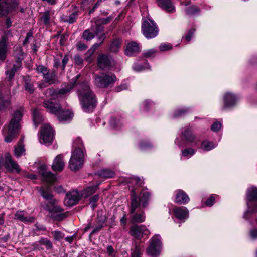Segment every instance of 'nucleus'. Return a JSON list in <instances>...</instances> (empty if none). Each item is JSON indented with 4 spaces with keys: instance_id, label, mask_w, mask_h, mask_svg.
Wrapping results in <instances>:
<instances>
[{
    "instance_id": "nucleus-1",
    "label": "nucleus",
    "mask_w": 257,
    "mask_h": 257,
    "mask_svg": "<svg viewBox=\"0 0 257 257\" xmlns=\"http://www.w3.org/2000/svg\"><path fill=\"white\" fill-rule=\"evenodd\" d=\"M79 77V74L77 75L73 79L72 83L58 91L53 88H49L45 92L46 97L50 98V100H46L44 101V106L50 112L56 115L60 121L71 119L73 116V113L68 110H62L59 103H54L52 100L58 98L60 95H64L69 92L73 88Z\"/></svg>"
},
{
    "instance_id": "nucleus-2",
    "label": "nucleus",
    "mask_w": 257,
    "mask_h": 257,
    "mask_svg": "<svg viewBox=\"0 0 257 257\" xmlns=\"http://www.w3.org/2000/svg\"><path fill=\"white\" fill-rule=\"evenodd\" d=\"M131 204L130 213L131 216L130 221L132 223H140L145 221V216L144 212L140 210L141 204L143 207H146L150 197L151 194L147 189H143L140 193V196L137 197L135 191L131 192Z\"/></svg>"
},
{
    "instance_id": "nucleus-3",
    "label": "nucleus",
    "mask_w": 257,
    "mask_h": 257,
    "mask_svg": "<svg viewBox=\"0 0 257 257\" xmlns=\"http://www.w3.org/2000/svg\"><path fill=\"white\" fill-rule=\"evenodd\" d=\"M78 95L83 111L86 112H92L96 106L97 100L87 83L78 85Z\"/></svg>"
},
{
    "instance_id": "nucleus-4",
    "label": "nucleus",
    "mask_w": 257,
    "mask_h": 257,
    "mask_svg": "<svg viewBox=\"0 0 257 257\" xmlns=\"http://www.w3.org/2000/svg\"><path fill=\"white\" fill-rule=\"evenodd\" d=\"M74 150L72 152L69 161V167L76 171L82 167L84 162V148L81 139L77 138L74 142Z\"/></svg>"
},
{
    "instance_id": "nucleus-5",
    "label": "nucleus",
    "mask_w": 257,
    "mask_h": 257,
    "mask_svg": "<svg viewBox=\"0 0 257 257\" xmlns=\"http://www.w3.org/2000/svg\"><path fill=\"white\" fill-rule=\"evenodd\" d=\"M23 117L22 111L20 110L16 111L11 119L6 130H4L5 141L11 142L21 129L20 122Z\"/></svg>"
},
{
    "instance_id": "nucleus-6",
    "label": "nucleus",
    "mask_w": 257,
    "mask_h": 257,
    "mask_svg": "<svg viewBox=\"0 0 257 257\" xmlns=\"http://www.w3.org/2000/svg\"><path fill=\"white\" fill-rule=\"evenodd\" d=\"M41 196L45 199L50 201V206L46 205L44 206L45 210L50 213L62 212L63 209L59 206L54 205L56 201L53 199V195L51 193V187L50 186H42L38 189Z\"/></svg>"
},
{
    "instance_id": "nucleus-7",
    "label": "nucleus",
    "mask_w": 257,
    "mask_h": 257,
    "mask_svg": "<svg viewBox=\"0 0 257 257\" xmlns=\"http://www.w3.org/2000/svg\"><path fill=\"white\" fill-rule=\"evenodd\" d=\"M183 138L180 140L177 138L175 141V144L179 147H184L188 145L193 146H197L199 140L191 132L189 128H185L184 131L182 132Z\"/></svg>"
},
{
    "instance_id": "nucleus-8",
    "label": "nucleus",
    "mask_w": 257,
    "mask_h": 257,
    "mask_svg": "<svg viewBox=\"0 0 257 257\" xmlns=\"http://www.w3.org/2000/svg\"><path fill=\"white\" fill-rule=\"evenodd\" d=\"M247 205L248 210L244 215V217L247 218V216L250 214L257 211V205L255 202L257 201V188L251 187L247 190L246 193Z\"/></svg>"
},
{
    "instance_id": "nucleus-9",
    "label": "nucleus",
    "mask_w": 257,
    "mask_h": 257,
    "mask_svg": "<svg viewBox=\"0 0 257 257\" xmlns=\"http://www.w3.org/2000/svg\"><path fill=\"white\" fill-rule=\"evenodd\" d=\"M142 30L144 35L148 39L155 37L159 32L158 28L154 22L148 18L144 19Z\"/></svg>"
},
{
    "instance_id": "nucleus-10",
    "label": "nucleus",
    "mask_w": 257,
    "mask_h": 257,
    "mask_svg": "<svg viewBox=\"0 0 257 257\" xmlns=\"http://www.w3.org/2000/svg\"><path fill=\"white\" fill-rule=\"evenodd\" d=\"M162 246L161 237L158 235L153 236L150 240V244L147 249L148 255L155 257L160 254Z\"/></svg>"
},
{
    "instance_id": "nucleus-11",
    "label": "nucleus",
    "mask_w": 257,
    "mask_h": 257,
    "mask_svg": "<svg viewBox=\"0 0 257 257\" xmlns=\"http://www.w3.org/2000/svg\"><path fill=\"white\" fill-rule=\"evenodd\" d=\"M95 85L100 88H106L113 84L116 80L114 75H106L102 74L95 76L94 79Z\"/></svg>"
},
{
    "instance_id": "nucleus-12",
    "label": "nucleus",
    "mask_w": 257,
    "mask_h": 257,
    "mask_svg": "<svg viewBox=\"0 0 257 257\" xmlns=\"http://www.w3.org/2000/svg\"><path fill=\"white\" fill-rule=\"evenodd\" d=\"M54 131L49 124H44L42 127L39 141L41 144H50L54 138Z\"/></svg>"
},
{
    "instance_id": "nucleus-13",
    "label": "nucleus",
    "mask_w": 257,
    "mask_h": 257,
    "mask_svg": "<svg viewBox=\"0 0 257 257\" xmlns=\"http://www.w3.org/2000/svg\"><path fill=\"white\" fill-rule=\"evenodd\" d=\"M150 233L144 225H133L130 227V234L137 239H141L143 235H148Z\"/></svg>"
},
{
    "instance_id": "nucleus-14",
    "label": "nucleus",
    "mask_w": 257,
    "mask_h": 257,
    "mask_svg": "<svg viewBox=\"0 0 257 257\" xmlns=\"http://www.w3.org/2000/svg\"><path fill=\"white\" fill-rule=\"evenodd\" d=\"M5 157L6 159L5 166L8 170L17 173L20 172L21 169L19 165L12 159L9 153H6Z\"/></svg>"
},
{
    "instance_id": "nucleus-15",
    "label": "nucleus",
    "mask_w": 257,
    "mask_h": 257,
    "mask_svg": "<svg viewBox=\"0 0 257 257\" xmlns=\"http://www.w3.org/2000/svg\"><path fill=\"white\" fill-rule=\"evenodd\" d=\"M39 172L42 175L43 180L50 184H53L56 179L53 174L46 170L45 165H41L40 167Z\"/></svg>"
},
{
    "instance_id": "nucleus-16",
    "label": "nucleus",
    "mask_w": 257,
    "mask_h": 257,
    "mask_svg": "<svg viewBox=\"0 0 257 257\" xmlns=\"http://www.w3.org/2000/svg\"><path fill=\"white\" fill-rule=\"evenodd\" d=\"M172 211L176 218L183 222L189 217V211L185 207H175Z\"/></svg>"
},
{
    "instance_id": "nucleus-17",
    "label": "nucleus",
    "mask_w": 257,
    "mask_h": 257,
    "mask_svg": "<svg viewBox=\"0 0 257 257\" xmlns=\"http://www.w3.org/2000/svg\"><path fill=\"white\" fill-rule=\"evenodd\" d=\"M80 199V196L79 192L76 191H73L67 194L64 203L66 206L71 207L76 204Z\"/></svg>"
},
{
    "instance_id": "nucleus-18",
    "label": "nucleus",
    "mask_w": 257,
    "mask_h": 257,
    "mask_svg": "<svg viewBox=\"0 0 257 257\" xmlns=\"http://www.w3.org/2000/svg\"><path fill=\"white\" fill-rule=\"evenodd\" d=\"M223 99V109L234 106L236 104L237 101L236 96L230 92L226 93L224 95Z\"/></svg>"
},
{
    "instance_id": "nucleus-19",
    "label": "nucleus",
    "mask_w": 257,
    "mask_h": 257,
    "mask_svg": "<svg viewBox=\"0 0 257 257\" xmlns=\"http://www.w3.org/2000/svg\"><path fill=\"white\" fill-rule=\"evenodd\" d=\"M101 29V25H96L92 26L90 29L85 30L83 33L82 37L84 39L89 41L94 38L96 31Z\"/></svg>"
},
{
    "instance_id": "nucleus-20",
    "label": "nucleus",
    "mask_w": 257,
    "mask_h": 257,
    "mask_svg": "<svg viewBox=\"0 0 257 257\" xmlns=\"http://www.w3.org/2000/svg\"><path fill=\"white\" fill-rule=\"evenodd\" d=\"M98 65L102 69H105L111 65V59L108 55L100 54L97 58Z\"/></svg>"
},
{
    "instance_id": "nucleus-21",
    "label": "nucleus",
    "mask_w": 257,
    "mask_h": 257,
    "mask_svg": "<svg viewBox=\"0 0 257 257\" xmlns=\"http://www.w3.org/2000/svg\"><path fill=\"white\" fill-rule=\"evenodd\" d=\"M15 217L16 219L19 220L25 223L34 222L35 220V218L34 217L27 216L26 212L23 211H17L15 215Z\"/></svg>"
},
{
    "instance_id": "nucleus-22",
    "label": "nucleus",
    "mask_w": 257,
    "mask_h": 257,
    "mask_svg": "<svg viewBox=\"0 0 257 257\" xmlns=\"http://www.w3.org/2000/svg\"><path fill=\"white\" fill-rule=\"evenodd\" d=\"M7 37L3 36L0 40V60L4 61L7 56L8 46H7Z\"/></svg>"
},
{
    "instance_id": "nucleus-23",
    "label": "nucleus",
    "mask_w": 257,
    "mask_h": 257,
    "mask_svg": "<svg viewBox=\"0 0 257 257\" xmlns=\"http://www.w3.org/2000/svg\"><path fill=\"white\" fill-rule=\"evenodd\" d=\"M140 51L139 46L136 42L132 41L127 43L125 49V54L129 56L136 55Z\"/></svg>"
},
{
    "instance_id": "nucleus-24",
    "label": "nucleus",
    "mask_w": 257,
    "mask_h": 257,
    "mask_svg": "<svg viewBox=\"0 0 257 257\" xmlns=\"http://www.w3.org/2000/svg\"><path fill=\"white\" fill-rule=\"evenodd\" d=\"M64 165L63 156L62 155H58L53 161L52 168L54 171H61L64 169Z\"/></svg>"
},
{
    "instance_id": "nucleus-25",
    "label": "nucleus",
    "mask_w": 257,
    "mask_h": 257,
    "mask_svg": "<svg viewBox=\"0 0 257 257\" xmlns=\"http://www.w3.org/2000/svg\"><path fill=\"white\" fill-rule=\"evenodd\" d=\"M190 199L187 194L181 190L176 191L175 201L180 204H184L188 203Z\"/></svg>"
},
{
    "instance_id": "nucleus-26",
    "label": "nucleus",
    "mask_w": 257,
    "mask_h": 257,
    "mask_svg": "<svg viewBox=\"0 0 257 257\" xmlns=\"http://www.w3.org/2000/svg\"><path fill=\"white\" fill-rule=\"evenodd\" d=\"M158 5L166 11L173 13L175 11V8L170 0H157Z\"/></svg>"
},
{
    "instance_id": "nucleus-27",
    "label": "nucleus",
    "mask_w": 257,
    "mask_h": 257,
    "mask_svg": "<svg viewBox=\"0 0 257 257\" xmlns=\"http://www.w3.org/2000/svg\"><path fill=\"white\" fill-rule=\"evenodd\" d=\"M43 77L45 82L50 84H54L58 82L57 74L54 71H48Z\"/></svg>"
},
{
    "instance_id": "nucleus-28",
    "label": "nucleus",
    "mask_w": 257,
    "mask_h": 257,
    "mask_svg": "<svg viewBox=\"0 0 257 257\" xmlns=\"http://www.w3.org/2000/svg\"><path fill=\"white\" fill-rule=\"evenodd\" d=\"M23 80L25 90L30 94L33 93L35 91L34 82L29 76L24 77Z\"/></svg>"
},
{
    "instance_id": "nucleus-29",
    "label": "nucleus",
    "mask_w": 257,
    "mask_h": 257,
    "mask_svg": "<svg viewBox=\"0 0 257 257\" xmlns=\"http://www.w3.org/2000/svg\"><path fill=\"white\" fill-rule=\"evenodd\" d=\"M10 10V5L5 0H0V16L7 15Z\"/></svg>"
},
{
    "instance_id": "nucleus-30",
    "label": "nucleus",
    "mask_w": 257,
    "mask_h": 257,
    "mask_svg": "<svg viewBox=\"0 0 257 257\" xmlns=\"http://www.w3.org/2000/svg\"><path fill=\"white\" fill-rule=\"evenodd\" d=\"M122 41L120 39H115L111 42L109 49L111 52L117 53L121 48Z\"/></svg>"
},
{
    "instance_id": "nucleus-31",
    "label": "nucleus",
    "mask_w": 257,
    "mask_h": 257,
    "mask_svg": "<svg viewBox=\"0 0 257 257\" xmlns=\"http://www.w3.org/2000/svg\"><path fill=\"white\" fill-rule=\"evenodd\" d=\"M101 44H102L101 43H95L92 46V47L86 53V55L88 56L86 58V61H87L89 63H90V62H91L93 61V58H92L91 57L92 55L93 54V53H94L95 51L97 49H98L100 46V45Z\"/></svg>"
},
{
    "instance_id": "nucleus-32",
    "label": "nucleus",
    "mask_w": 257,
    "mask_h": 257,
    "mask_svg": "<svg viewBox=\"0 0 257 257\" xmlns=\"http://www.w3.org/2000/svg\"><path fill=\"white\" fill-rule=\"evenodd\" d=\"M216 146L213 142L204 140L201 142L200 148L204 151H209L215 148Z\"/></svg>"
},
{
    "instance_id": "nucleus-33",
    "label": "nucleus",
    "mask_w": 257,
    "mask_h": 257,
    "mask_svg": "<svg viewBox=\"0 0 257 257\" xmlns=\"http://www.w3.org/2000/svg\"><path fill=\"white\" fill-rule=\"evenodd\" d=\"M98 187V185L93 186H89L86 189H84L82 192V196L83 197H88L92 195L96 191Z\"/></svg>"
},
{
    "instance_id": "nucleus-34",
    "label": "nucleus",
    "mask_w": 257,
    "mask_h": 257,
    "mask_svg": "<svg viewBox=\"0 0 257 257\" xmlns=\"http://www.w3.org/2000/svg\"><path fill=\"white\" fill-rule=\"evenodd\" d=\"M33 122L35 127H37L39 123L42 121V118L40 114L36 108L33 110Z\"/></svg>"
},
{
    "instance_id": "nucleus-35",
    "label": "nucleus",
    "mask_w": 257,
    "mask_h": 257,
    "mask_svg": "<svg viewBox=\"0 0 257 257\" xmlns=\"http://www.w3.org/2000/svg\"><path fill=\"white\" fill-rule=\"evenodd\" d=\"M196 151L195 150L191 147L185 148L181 151V155L182 157H184L187 159H189L193 156Z\"/></svg>"
},
{
    "instance_id": "nucleus-36",
    "label": "nucleus",
    "mask_w": 257,
    "mask_h": 257,
    "mask_svg": "<svg viewBox=\"0 0 257 257\" xmlns=\"http://www.w3.org/2000/svg\"><path fill=\"white\" fill-rule=\"evenodd\" d=\"M98 175L101 177L109 178L114 177L115 173L112 170L109 169H103L99 173Z\"/></svg>"
},
{
    "instance_id": "nucleus-37",
    "label": "nucleus",
    "mask_w": 257,
    "mask_h": 257,
    "mask_svg": "<svg viewBox=\"0 0 257 257\" xmlns=\"http://www.w3.org/2000/svg\"><path fill=\"white\" fill-rule=\"evenodd\" d=\"M77 13L75 12L70 15L69 17L64 16H62L61 19L63 20V22H68L70 24H72L74 22H75L77 18Z\"/></svg>"
},
{
    "instance_id": "nucleus-38",
    "label": "nucleus",
    "mask_w": 257,
    "mask_h": 257,
    "mask_svg": "<svg viewBox=\"0 0 257 257\" xmlns=\"http://www.w3.org/2000/svg\"><path fill=\"white\" fill-rule=\"evenodd\" d=\"M25 151V149L24 146L22 144H19L15 148V155L17 157H20L23 153H24Z\"/></svg>"
},
{
    "instance_id": "nucleus-39",
    "label": "nucleus",
    "mask_w": 257,
    "mask_h": 257,
    "mask_svg": "<svg viewBox=\"0 0 257 257\" xmlns=\"http://www.w3.org/2000/svg\"><path fill=\"white\" fill-rule=\"evenodd\" d=\"M14 55L17 58L23 59L24 53L21 47L19 46H15L14 47Z\"/></svg>"
},
{
    "instance_id": "nucleus-40",
    "label": "nucleus",
    "mask_w": 257,
    "mask_h": 257,
    "mask_svg": "<svg viewBox=\"0 0 257 257\" xmlns=\"http://www.w3.org/2000/svg\"><path fill=\"white\" fill-rule=\"evenodd\" d=\"M95 35L97 36V39L99 41H100V43L102 44L103 41L106 38V36L103 32V27L101 25V29L99 31H96Z\"/></svg>"
},
{
    "instance_id": "nucleus-41",
    "label": "nucleus",
    "mask_w": 257,
    "mask_h": 257,
    "mask_svg": "<svg viewBox=\"0 0 257 257\" xmlns=\"http://www.w3.org/2000/svg\"><path fill=\"white\" fill-rule=\"evenodd\" d=\"M50 70L43 65H39L37 67L36 71L38 73L42 74L43 76Z\"/></svg>"
},
{
    "instance_id": "nucleus-42",
    "label": "nucleus",
    "mask_w": 257,
    "mask_h": 257,
    "mask_svg": "<svg viewBox=\"0 0 257 257\" xmlns=\"http://www.w3.org/2000/svg\"><path fill=\"white\" fill-rule=\"evenodd\" d=\"M199 12L198 8L196 6H191L186 10V13L188 15H195Z\"/></svg>"
},
{
    "instance_id": "nucleus-43",
    "label": "nucleus",
    "mask_w": 257,
    "mask_h": 257,
    "mask_svg": "<svg viewBox=\"0 0 257 257\" xmlns=\"http://www.w3.org/2000/svg\"><path fill=\"white\" fill-rule=\"evenodd\" d=\"M122 124V123L120 122L119 119L112 118L110 120V125L114 128H118L121 126Z\"/></svg>"
},
{
    "instance_id": "nucleus-44",
    "label": "nucleus",
    "mask_w": 257,
    "mask_h": 257,
    "mask_svg": "<svg viewBox=\"0 0 257 257\" xmlns=\"http://www.w3.org/2000/svg\"><path fill=\"white\" fill-rule=\"evenodd\" d=\"M51 233L53 234L54 239L56 240L60 241L64 237L63 234L60 231H54Z\"/></svg>"
},
{
    "instance_id": "nucleus-45",
    "label": "nucleus",
    "mask_w": 257,
    "mask_h": 257,
    "mask_svg": "<svg viewBox=\"0 0 257 257\" xmlns=\"http://www.w3.org/2000/svg\"><path fill=\"white\" fill-rule=\"evenodd\" d=\"M99 198V197L98 195H95L90 198V203L91 205V207L92 208V209H94L96 208L97 206L96 202L98 200Z\"/></svg>"
},
{
    "instance_id": "nucleus-46",
    "label": "nucleus",
    "mask_w": 257,
    "mask_h": 257,
    "mask_svg": "<svg viewBox=\"0 0 257 257\" xmlns=\"http://www.w3.org/2000/svg\"><path fill=\"white\" fill-rule=\"evenodd\" d=\"M150 66L148 64H146L145 66H142L139 64H135L133 66V69L136 71H141L146 69H149Z\"/></svg>"
},
{
    "instance_id": "nucleus-47",
    "label": "nucleus",
    "mask_w": 257,
    "mask_h": 257,
    "mask_svg": "<svg viewBox=\"0 0 257 257\" xmlns=\"http://www.w3.org/2000/svg\"><path fill=\"white\" fill-rule=\"evenodd\" d=\"M141 247L139 246H136V247L131 252V257H140Z\"/></svg>"
},
{
    "instance_id": "nucleus-48",
    "label": "nucleus",
    "mask_w": 257,
    "mask_h": 257,
    "mask_svg": "<svg viewBox=\"0 0 257 257\" xmlns=\"http://www.w3.org/2000/svg\"><path fill=\"white\" fill-rule=\"evenodd\" d=\"M39 242L41 244L45 245L46 247L50 249L52 247L51 242L47 238H42L39 240Z\"/></svg>"
},
{
    "instance_id": "nucleus-49",
    "label": "nucleus",
    "mask_w": 257,
    "mask_h": 257,
    "mask_svg": "<svg viewBox=\"0 0 257 257\" xmlns=\"http://www.w3.org/2000/svg\"><path fill=\"white\" fill-rule=\"evenodd\" d=\"M41 20L43 21L44 23L46 25L49 24L50 22V13L49 12H45L43 16L41 17Z\"/></svg>"
},
{
    "instance_id": "nucleus-50",
    "label": "nucleus",
    "mask_w": 257,
    "mask_h": 257,
    "mask_svg": "<svg viewBox=\"0 0 257 257\" xmlns=\"http://www.w3.org/2000/svg\"><path fill=\"white\" fill-rule=\"evenodd\" d=\"M172 48L170 44L162 43L159 46V49L161 51H165L171 49Z\"/></svg>"
},
{
    "instance_id": "nucleus-51",
    "label": "nucleus",
    "mask_w": 257,
    "mask_h": 257,
    "mask_svg": "<svg viewBox=\"0 0 257 257\" xmlns=\"http://www.w3.org/2000/svg\"><path fill=\"white\" fill-rule=\"evenodd\" d=\"M221 124L218 121L215 122L211 127V130L213 132H217L220 130Z\"/></svg>"
},
{
    "instance_id": "nucleus-52",
    "label": "nucleus",
    "mask_w": 257,
    "mask_h": 257,
    "mask_svg": "<svg viewBox=\"0 0 257 257\" xmlns=\"http://www.w3.org/2000/svg\"><path fill=\"white\" fill-rule=\"evenodd\" d=\"M22 60V59H19L17 58L12 69H14L16 71L18 70L21 67Z\"/></svg>"
},
{
    "instance_id": "nucleus-53",
    "label": "nucleus",
    "mask_w": 257,
    "mask_h": 257,
    "mask_svg": "<svg viewBox=\"0 0 257 257\" xmlns=\"http://www.w3.org/2000/svg\"><path fill=\"white\" fill-rule=\"evenodd\" d=\"M195 32L194 29H191L188 32L187 34L185 36V40L188 42L190 41L192 37Z\"/></svg>"
},
{
    "instance_id": "nucleus-54",
    "label": "nucleus",
    "mask_w": 257,
    "mask_h": 257,
    "mask_svg": "<svg viewBox=\"0 0 257 257\" xmlns=\"http://www.w3.org/2000/svg\"><path fill=\"white\" fill-rule=\"evenodd\" d=\"M215 198L213 196H211L205 202V205L207 206H211L213 205Z\"/></svg>"
},
{
    "instance_id": "nucleus-55",
    "label": "nucleus",
    "mask_w": 257,
    "mask_h": 257,
    "mask_svg": "<svg viewBox=\"0 0 257 257\" xmlns=\"http://www.w3.org/2000/svg\"><path fill=\"white\" fill-rule=\"evenodd\" d=\"M143 107L145 110H147L148 109L149 107L153 106V103L149 101L148 100L145 101L142 104Z\"/></svg>"
},
{
    "instance_id": "nucleus-56",
    "label": "nucleus",
    "mask_w": 257,
    "mask_h": 257,
    "mask_svg": "<svg viewBox=\"0 0 257 257\" xmlns=\"http://www.w3.org/2000/svg\"><path fill=\"white\" fill-rule=\"evenodd\" d=\"M33 36V33L31 31H29L27 33L26 37L23 42V45H26L29 41V39Z\"/></svg>"
},
{
    "instance_id": "nucleus-57",
    "label": "nucleus",
    "mask_w": 257,
    "mask_h": 257,
    "mask_svg": "<svg viewBox=\"0 0 257 257\" xmlns=\"http://www.w3.org/2000/svg\"><path fill=\"white\" fill-rule=\"evenodd\" d=\"M187 111L186 109H181L177 110L174 113V116L175 117H178L181 116L182 115L184 114L185 112Z\"/></svg>"
},
{
    "instance_id": "nucleus-58",
    "label": "nucleus",
    "mask_w": 257,
    "mask_h": 257,
    "mask_svg": "<svg viewBox=\"0 0 257 257\" xmlns=\"http://www.w3.org/2000/svg\"><path fill=\"white\" fill-rule=\"evenodd\" d=\"M74 59L75 63L78 65H80L83 63V60L79 56H75Z\"/></svg>"
},
{
    "instance_id": "nucleus-59",
    "label": "nucleus",
    "mask_w": 257,
    "mask_h": 257,
    "mask_svg": "<svg viewBox=\"0 0 257 257\" xmlns=\"http://www.w3.org/2000/svg\"><path fill=\"white\" fill-rule=\"evenodd\" d=\"M155 53L156 51L154 50L150 49L144 53V56L147 57H151L153 55H154L155 54Z\"/></svg>"
},
{
    "instance_id": "nucleus-60",
    "label": "nucleus",
    "mask_w": 257,
    "mask_h": 257,
    "mask_svg": "<svg viewBox=\"0 0 257 257\" xmlns=\"http://www.w3.org/2000/svg\"><path fill=\"white\" fill-rule=\"evenodd\" d=\"M151 147V145L148 143H141L140 145V147L142 150L147 149Z\"/></svg>"
},
{
    "instance_id": "nucleus-61",
    "label": "nucleus",
    "mask_w": 257,
    "mask_h": 257,
    "mask_svg": "<svg viewBox=\"0 0 257 257\" xmlns=\"http://www.w3.org/2000/svg\"><path fill=\"white\" fill-rule=\"evenodd\" d=\"M16 72V71H15L14 69H12L11 70L7 71L6 72V75H7V76L9 77V78L10 79H11L14 76L15 73Z\"/></svg>"
},
{
    "instance_id": "nucleus-62",
    "label": "nucleus",
    "mask_w": 257,
    "mask_h": 257,
    "mask_svg": "<svg viewBox=\"0 0 257 257\" xmlns=\"http://www.w3.org/2000/svg\"><path fill=\"white\" fill-rule=\"evenodd\" d=\"M54 191L58 193H62L65 192L63 188L61 186H56L54 187Z\"/></svg>"
},
{
    "instance_id": "nucleus-63",
    "label": "nucleus",
    "mask_w": 257,
    "mask_h": 257,
    "mask_svg": "<svg viewBox=\"0 0 257 257\" xmlns=\"http://www.w3.org/2000/svg\"><path fill=\"white\" fill-rule=\"evenodd\" d=\"M127 88V85L126 84H122L117 88H116V91L117 92H119L122 90H125Z\"/></svg>"
},
{
    "instance_id": "nucleus-64",
    "label": "nucleus",
    "mask_w": 257,
    "mask_h": 257,
    "mask_svg": "<svg viewBox=\"0 0 257 257\" xmlns=\"http://www.w3.org/2000/svg\"><path fill=\"white\" fill-rule=\"evenodd\" d=\"M250 236L253 239H255L257 237V230L253 229L250 231Z\"/></svg>"
}]
</instances>
